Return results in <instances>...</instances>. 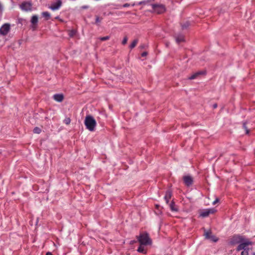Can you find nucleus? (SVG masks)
Listing matches in <instances>:
<instances>
[{
  "instance_id": "nucleus-1",
  "label": "nucleus",
  "mask_w": 255,
  "mask_h": 255,
  "mask_svg": "<svg viewBox=\"0 0 255 255\" xmlns=\"http://www.w3.org/2000/svg\"><path fill=\"white\" fill-rule=\"evenodd\" d=\"M84 124L87 129L90 131H93L95 130L97 125V122L93 117L91 115L86 116L85 117Z\"/></svg>"
},
{
  "instance_id": "nucleus-2",
  "label": "nucleus",
  "mask_w": 255,
  "mask_h": 255,
  "mask_svg": "<svg viewBox=\"0 0 255 255\" xmlns=\"http://www.w3.org/2000/svg\"><path fill=\"white\" fill-rule=\"evenodd\" d=\"M136 238L141 245L148 246L152 244V240L146 232L140 234L138 236L136 237Z\"/></svg>"
},
{
  "instance_id": "nucleus-3",
  "label": "nucleus",
  "mask_w": 255,
  "mask_h": 255,
  "mask_svg": "<svg viewBox=\"0 0 255 255\" xmlns=\"http://www.w3.org/2000/svg\"><path fill=\"white\" fill-rule=\"evenodd\" d=\"M245 239V238L242 236L235 235L230 239V244L233 245L240 244L244 242Z\"/></svg>"
},
{
  "instance_id": "nucleus-4",
  "label": "nucleus",
  "mask_w": 255,
  "mask_h": 255,
  "mask_svg": "<svg viewBox=\"0 0 255 255\" xmlns=\"http://www.w3.org/2000/svg\"><path fill=\"white\" fill-rule=\"evenodd\" d=\"M253 244V242L249 241L248 240L245 239L244 241L242 243H241L240 245L238 246L237 248V250L238 251H240L241 250H248V246L249 245H252Z\"/></svg>"
},
{
  "instance_id": "nucleus-5",
  "label": "nucleus",
  "mask_w": 255,
  "mask_h": 255,
  "mask_svg": "<svg viewBox=\"0 0 255 255\" xmlns=\"http://www.w3.org/2000/svg\"><path fill=\"white\" fill-rule=\"evenodd\" d=\"M10 30V25L6 23L3 24L0 28V34L2 36L6 35Z\"/></svg>"
},
{
  "instance_id": "nucleus-6",
  "label": "nucleus",
  "mask_w": 255,
  "mask_h": 255,
  "mask_svg": "<svg viewBox=\"0 0 255 255\" xmlns=\"http://www.w3.org/2000/svg\"><path fill=\"white\" fill-rule=\"evenodd\" d=\"M20 7L23 11H31L32 10V4L29 2H24L20 5Z\"/></svg>"
},
{
  "instance_id": "nucleus-7",
  "label": "nucleus",
  "mask_w": 255,
  "mask_h": 255,
  "mask_svg": "<svg viewBox=\"0 0 255 255\" xmlns=\"http://www.w3.org/2000/svg\"><path fill=\"white\" fill-rule=\"evenodd\" d=\"M183 180L184 184L187 186H190L193 184V178L189 175H186L183 176Z\"/></svg>"
},
{
  "instance_id": "nucleus-8",
  "label": "nucleus",
  "mask_w": 255,
  "mask_h": 255,
  "mask_svg": "<svg viewBox=\"0 0 255 255\" xmlns=\"http://www.w3.org/2000/svg\"><path fill=\"white\" fill-rule=\"evenodd\" d=\"M214 209H208L204 210L201 212L200 216L205 218L208 217L210 214H213L214 213Z\"/></svg>"
},
{
  "instance_id": "nucleus-9",
  "label": "nucleus",
  "mask_w": 255,
  "mask_h": 255,
  "mask_svg": "<svg viewBox=\"0 0 255 255\" xmlns=\"http://www.w3.org/2000/svg\"><path fill=\"white\" fill-rule=\"evenodd\" d=\"M61 4L62 2L61 0H57L56 2H54L51 4L50 6H49V8L54 11L56 10L60 7Z\"/></svg>"
},
{
  "instance_id": "nucleus-10",
  "label": "nucleus",
  "mask_w": 255,
  "mask_h": 255,
  "mask_svg": "<svg viewBox=\"0 0 255 255\" xmlns=\"http://www.w3.org/2000/svg\"><path fill=\"white\" fill-rule=\"evenodd\" d=\"M152 7L155 10H157V12L159 13L163 12L165 10L163 5L157 4H152Z\"/></svg>"
},
{
  "instance_id": "nucleus-11",
  "label": "nucleus",
  "mask_w": 255,
  "mask_h": 255,
  "mask_svg": "<svg viewBox=\"0 0 255 255\" xmlns=\"http://www.w3.org/2000/svg\"><path fill=\"white\" fill-rule=\"evenodd\" d=\"M204 235L206 239H210L214 242H216L218 240V239L216 236L212 235L211 232H206Z\"/></svg>"
},
{
  "instance_id": "nucleus-12",
  "label": "nucleus",
  "mask_w": 255,
  "mask_h": 255,
  "mask_svg": "<svg viewBox=\"0 0 255 255\" xmlns=\"http://www.w3.org/2000/svg\"><path fill=\"white\" fill-rule=\"evenodd\" d=\"M53 99L57 102H61L63 100L64 96L62 94H57L53 96Z\"/></svg>"
},
{
  "instance_id": "nucleus-13",
  "label": "nucleus",
  "mask_w": 255,
  "mask_h": 255,
  "mask_svg": "<svg viewBox=\"0 0 255 255\" xmlns=\"http://www.w3.org/2000/svg\"><path fill=\"white\" fill-rule=\"evenodd\" d=\"M171 196H172V193H171V191L167 190L166 192L165 195L164 196V199L166 201V203L167 204L168 203L170 199L171 198Z\"/></svg>"
},
{
  "instance_id": "nucleus-14",
  "label": "nucleus",
  "mask_w": 255,
  "mask_h": 255,
  "mask_svg": "<svg viewBox=\"0 0 255 255\" xmlns=\"http://www.w3.org/2000/svg\"><path fill=\"white\" fill-rule=\"evenodd\" d=\"M205 74L204 72L199 71V72H196V73H194V74H193L192 75H191L190 77H189L188 78V79L189 80H193V79L197 78L199 75H201V74Z\"/></svg>"
},
{
  "instance_id": "nucleus-15",
  "label": "nucleus",
  "mask_w": 255,
  "mask_h": 255,
  "mask_svg": "<svg viewBox=\"0 0 255 255\" xmlns=\"http://www.w3.org/2000/svg\"><path fill=\"white\" fill-rule=\"evenodd\" d=\"M175 40L178 44H179L181 42L184 41V36L182 35H178L175 37Z\"/></svg>"
},
{
  "instance_id": "nucleus-16",
  "label": "nucleus",
  "mask_w": 255,
  "mask_h": 255,
  "mask_svg": "<svg viewBox=\"0 0 255 255\" xmlns=\"http://www.w3.org/2000/svg\"><path fill=\"white\" fill-rule=\"evenodd\" d=\"M30 22L33 25L37 24L38 22V16L36 15H33L31 17Z\"/></svg>"
},
{
  "instance_id": "nucleus-17",
  "label": "nucleus",
  "mask_w": 255,
  "mask_h": 255,
  "mask_svg": "<svg viewBox=\"0 0 255 255\" xmlns=\"http://www.w3.org/2000/svg\"><path fill=\"white\" fill-rule=\"evenodd\" d=\"M143 246V245H140V246L138 248L137 251L139 253H142L143 254H146L147 253L146 250L145 249V248H144V247Z\"/></svg>"
},
{
  "instance_id": "nucleus-18",
  "label": "nucleus",
  "mask_w": 255,
  "mask_h": 255,
  "mask_svg": "<svg viewBox=\"0 0 255 255\" xmlns=\"http://www.w3.org/2000/svg\"><path fill=\"white\" fill-rule=\"evenodd\" d=\"M42 16L48 20L50 17V14L48 11H44L42 13Z\"/></svg>"
},
{
  "instance_id": "nucleus-19",
  "label": "nucleus",
  "mask_w": 255,
  "mask_h": 255,
  "mask_svg": "<svg viewBox=\"0 0 255 255\" xmlns=\"http://www.w3.org/2000/svg\"><path fill=\"white\" fill-rule=\"evenodd\" d=\"M138 42V39H134L132 42V43H131V44L129 45V48L130 49H132L134 47H135V46L136 45L137 43Z\"/></svg>"
},
{
  "instance_id": "nucleus-20",
  "label": "nucleus",
  "mask_w": 255,
  "mask_h": 255,
  "mask_svg": "<svg viewBox=\"0 0 255 255\" xmlns=\"http://www.w3.org/2000/svg\"><path fill=\"white\" fill-rule=\"evenodd\" d=\"M170 208L171 210L172 211H177V209L175 207V204L173 201L170 204Z\"/></svg>"
},
{
  "instance_id": "nucleus-21",
  "label": "nucleus",
  "mask_w": 255,
  "mask_h": 255,
  "mask_svg": "<svg viewBox=\"0 0 255 255\" xmlns=\"http://www.w3.org/2000/svg\"><path fill=\"white\" fill-rule=\"evenodd\" d=\"M63 122L66 125H69L71 122V119L69 118H66Z\"/></svg>"
},
{
  "instance_id": "nucleus-22",
  "label": "nucleus",
  "mask_w": 255,
  "mask_h": 255,
  "mask_svg": "<svg viewBox=\"0 0 255 255\" xmlns=\"http://www.w3.org/2000/svg\"><path fill=\"white\" fill-rule=\"evenodd\" d=\"M33 132L35 133H39L41 132V129L38 127H35L33 129Z\"/></svg>"
},
{
  "instance_id": "nucleus-23",
  "label": "nucleus",
  "mask_w": 255,
  "mask_h": 255,
  "mask_svg": "<svg viewBox=\"0 0 255 255\" xmlns=\"http://www.w3.org/2000/svg\"><path fill=\"white\" fill-rule=\"evenodd\" d=\"M99 39L101 41H106V40H109L110 39V36H104V37H101L99 38Z\"/></svg>"
},
{
  "instance_id": "nucleus-24",
  "label": "nucleus",
  "mask_w": 255,
  "mask_h": 255,
  "mask_svg": "<svg viewBox=\"0 0 255 255\" xmlns=\"http://www.w3.org/2000/svg\"><path fill=\"white\" fill-rule=\"evenodd\" d=\"M76 33V31L74 30H72L70 31L69 33V35L70 37H73Z\"/></svg>"
},
{
  "instance_id": "nucleus-25",
  "label": "nucleus",
  "mask_w": 255,
  "mask_h": 255,
  "mask_svg": "<svg viewBox=\"0 0 255 255\" xmlns=\"http://www.w3.org/2000/svg\"><path fill=\"white\" fill-rule=\"evenodd\" d=\"M189 22H186L185 23L182 25V27L183 29H185V28H186L187 27H188L189 26Z\"/></svg>"
},
{
  "instance_id": "nucleus-26",
  "label": "nucleus",
  "mask_w": 255,
  "mask_h": 255,
  "mask_svg": "<svg viewBox=\"0 0 255 255\" xmlns=\"http://www.w3.org/2000/svg\"><path fill=\"white\" fill-rule=\"evenodd\" d=\"M243 128H245V129L246 130V133L247 134H248L249 132V129L247 128V127L246 126V123H244L243 124Z\"/></svg>"
},
{
  "instance_id": "nucleus-27",
  "label": "nucleus",
  "mask_w": 255,
  "mask_h": 255,
  "mask_svg": "<svg viewBox=\"0 0 255 255\" xmlns=\"http://www.w3.org/2000/svg\"><path fill=\"white\" fill-rule=\"evenodd\" d=\"M127 41H128L127 37H125L122 41V44L125 45L127 43Z\"/></svg>"
},
{
  "instance_id": "nucleus-28",
  "label": "nucleus",
  "mask_w": 255,
  "mask_h": 255,
  "mask_svg": "<svg viewBox=\"0 0 255 255\" xmlns=\"http://www.w3.org/2000/svg\"><path fill=\"white\" fill-rule=\"evenodd\" d=\"M249 255L248 250H244V251H243L241 253V255Z\"/></svg>"
},
{
  "instance_id": "nucleus-29",
  "label": "nucleus",
  "mask_w": 255,
  "mask_h": 255,
  "mask_svg": "<svg viewBox=\"0 0 255 255\" xmlns=\"http://www.w3.org/2000/svg\"><path fill=\"white\" fill-rule=\"evenodd\" d=\"M100 21H101V19L100 18V17L98 16H96L95 23L96 24H98Z\"/></svg>"
},
{
  "instance_id": "nucleus-30",
  "label": "nucleus",
  "mask_w": 255,
  "mask_h": 255,
  "mask_svg": "<svg viewBox=\"0 0 255 255\" xmlns=\"http://www.w3.org/2000/svg\"><path fill=\"white\" fill-rule=\"evenodd\" d=\"M219 198H217L213 202V205H215L216 203H217L218 202H219Z\"/></svg>"
},
{
  "instance_id": "nucleus-31",
  "label": "nucleus",
  "mask_w": 255,
  "mask_h": 255,
  "mask_svg": "<svg viewBox=\"0 0 255 255\" xmlns=\"http://www.w3.org/2000/svg\"><path fill=\"white\" fill-rule=\"evenodd\" d=\"M147 54V52H143L141 53V56L142 57H144V56H146Z\"/></svg>"
},
{
  "instance_id": "nucleus-32",
  "label": "nucleus",
  "mask_w": 255,
  "mask_h": 255,
  "mask_svg": "<svg viewBox=\"0 0 255 255\" xmlns=\"http://www.w3.org/2000/svg\"><path fill=\"white\" fill-rule=\"evenodd\" d=\"M129 6V3H125V4L123 5V7H128Z\"/></svg>"
},
{
  "instance_id": "nucleus-33",
  "label": "nucleus",
  "mask_w": 255,
  "mask_h": 255,
  "mask_svg": "<svg viewBox=\"0 0 255 255\" xmlns=\"http://www.w3.org/2000/svg\"><path fill=\"white\" fill-rule=\"evenodd\" d=\"M146 3L145 1H141L138 2V4L140 5L142 4H145Z\"/></svg>"
},
{
  "instance_id": "nucleus-34",
  "label": "nucleus",
  "mask_w": 255,
  "mask_h": 255,
  "mask_svg": "<svg viewBox=\"0 0 255 255\" xmlns=\"http://www.w3.org/2000/svg\"><path fill=\"white\" fill-rule=\"evenodd\" d=\"M89 8V6L88 5H83L82 6V8L83 9H87V8Z\"/></svg>"
},
{
  "instance_id": "nucleus-35",
  "label": "nucleus",
  "mask_w": 255,
  "mask_h": 255,
  "mask_svg": "<svg viewBox=\"0 0 255 255\" xmlns=\"http://www.w3.org/2000/svg\"><path fill=\"white\" fill-rule=\"evenodd\" d=\"M46 255H53V254L51 252H48L46 254Z\"/></svg>"
},
{
  "instance_id": "nucleus-36",
  "label": "nucleus",
  "mask_w": 255,
  "mask_h": 255,
  "mask_svg": "<svg viewBox=\"0 0 255 255\" xmlns=\"http://www.w3.org/2000/svg\"><path fill=\"white\" fill-rule=\"evenodd\" d=\"M217 107V104H214V105H213V108H216Z\"/></svg>"
},
{
  "instance_id": "nucleus-37",
  "label": "nucleus",
  "mask_w": 255,
  "mask_h": 255,
  "mask_svg": "<svg viewBox=\"0 0 255 255\" xmlns=\"http://www.w3.org/2000/svg\"><path fill=\"white\" fill-rule=\"evenodd\" d=\"M134 243H135V241H132L130 242V244H133Z\"/></svg>"
},
{
  "instance_id": "nucleus-38",
  "label": "nucleus",
  "mask_w": 255,
  "mask_h": 255,
  "mask_svg": "<svg viewBox=\"0 0 255 255\" xmlns=\"http://www.w3.org/2000/svg\"><path fill=\"white\" fill-rule=\"evenodd\" d=\"M140 47H141V48H144V45H141Z\"/></svg>"
},
{
  "instance_id": "nucleus-39",
  "label": "nucleus",
  "mask_w": 255,
  "mask_h": 255,
  "mask_svg": "<svg viewBox=\"0 0 255 255\" xmlns=\"http://www.w3.org/2000/svg\"><path fill=\"white\" fill-rule=\"evenodd\" d=\"M253 255H255V253H253Z\"/></svg>"
}]
</instances>
